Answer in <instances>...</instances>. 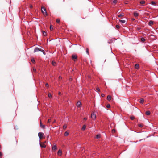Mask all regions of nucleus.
<instances>
[{
  "label": "nucleus",
  "instance_id": "nucleus-1",
  "mask_svg": "<svg viewBox=\"0 0 158 158\" xmlns=\"http://www.w3.org/2000/svg\"><path fill=\"white\" fill-rule=\"evenodd\" d=\"M41 11L44 15L47 16V12L45 8L44 7H41Z\"/></svg>",
  "mask_w": 158,
  "mask_h": 158
},
{
  "label": "nucleus",
  "instance_id": "nucleus-2",
  "mask_svg": "<svg viewBox=\"0 0 158 158\" xmlns=\"http://www.w3.org/2000/svg\"><path fill=\"white\" fill-rule=\"evenodd\" d=\"M38 51H41L43 52V50L41 49H40L39 48L36 47L35 48L34 52H37Z\"/></svg>",
  "mask_w": 158,
  "mask_h": 158
},
{
  "label": "nucleus",
  "instance_id": "nucleus-3",
  "mask_svg": "<svg viewBox=\"0 0 158 158\" xmlns=\"http://www.w3.org/2000/svg\"><path fill=\"white\" fill-rule=\"evenodd\" d=\"M96 114L94 113L91 114V117L92 119L94 120H95L96 118Z\"/></svg>",
  "mask_w": 158,
  "mask_h": 158
},
{
  "label": "nucleus",
  "instance_id": "nucleus-4",
  "mask_svg": "<svg viewBox=\"0 0 158 158\" xmlns=\"http://www.w3.org/2000/svg\"><path fill=\"white\" fill-rule=\"evenodd\" d=\"M43 134L42 132H39L38 133V136L40 139H42L43 136Z\"/></svg>",
  "mask_w": 158,
  "mask_h": 158
},
{
  "label": "nucleus",
  "instance_id": "nucleus-5",
  "mask_svg": "<svg viewBox=\"0 0 158 158\" xmlns=\"http://www.w3.org/2000/svg\"><path fill=\"white\" fill-rule=\"evenodd\" d=\"M40 145L42 148H45L46 147V145L44 143H40Z\"/></svg>",
  "mask_w": 158,
  "mask_h": 158
},
{
  "label": "nucleus",
  "instance_id": "nucleus-6",
  "mask_svg": "<svg viewBox=\"0 0 158 158\" xmlns=\"http://www.w3.org/2000/svg\"><path fill=\"white\" fill-rule=\"evenodd\" d=\"M40 127H41V128H43V129L45 128V125H43L42 124L41 120H40Z\"/></svg>",
  "mask_w": 158,
  "mask_h": 158
},
{
  "label": "nucleus",
  "instance_id": "nucleus-7",
  "mask_svg": "<svg viewBox=\"0 0 158 158\" xmlns=\"http://www.w3.org/2000/svg\"><path fill=\"white\" fill-rule=\"evenodd\" d=\"M77 58V56L76 55H73L72 56V59L73 60L75 61V60Z\"/></svg>",
  "mask_w": 158,
  "mask_h": 158
},
{
  "label": "nucleus",
  "instance_id": "nucleus-8",
  "mask_svg": "<svg viewBox=\"0 0 158 158\" xmlns=\"http://www.w3.org/2000/svg\"><path fill=\"white\" fill-rule=\"evenodd\" d=\"M134 15L135 17H137L139 16V14L137 12H135L134 13Z\"/></svg>",
  "mask_w": 158,
  "mask_h": 158
},
{
  "label": "nucleus",
  "instance_id": "nucleus-9",
  "mask_svg": "<svg viewBox=\"0 0 158 158\" xmlns=\"http://www.w3.org/2000/svg\"><path fill=\"white\" fill-rule=\"evenodd\" d=\"M62 152L61 150H59L57 152V154L59 156H61L62 155Z\"/></svg>",
  "mask_w": 158,
  "mask_h": 158
},
{
  "label": "nucleus",
  "instance_id": "nucleus-10",
  "mask_svg": "<svg viewBox=\"0 0 158 158\" xmlns=\"http://www.w3.org/2000/svg\"><path fill=\"white\" fill-rule=\"evenodd\" d=\"M81 104V102H78L77 103V106L78 107H80Z\"/></svg>",
  "mask_w": 158,
  "mask_h": 158
},
{
  "label": "nucleus",
  "instance_id": "nucleus-11",
  "mask_svg": "<svg viewBox=\"0 0 158 158\" xmlns=\"http://www.w3.org/2000/svg\"><path fill=\"white\" fill-rule=\"evenodd\" d=\"M124 14L123 13H121L119 15H118V17L119 18L121 17L122 16H123Z\"/></svg>",
  "mask_w": 158,
  "mask_h": 158
},
{
  "label": "nucleus",
  "instance_id": "nucleus-12",
  "mask_svg": "<svg viewBox=\"0 0 158 158\" xmlns=\"http://www.w3.org/2000/svg\"><path fill=\"white\" fill-rule=\"evenodd\" d=\"M57 149V147L56 145H54L53 146L52 148V150L55 151Z\"/></svg>",
  "mask_w": 158,
  "mask_h": 158
},
{
  "label": "nucleus",
  "instance_id": "nucleus-13",
  "mask_svg": "<svg viewBox=\"0 0 158 158\" xmlns=\"http://www.w3.org/2000/svg\"><path fill=\"white\" fill-rule=\"evenodd\" d=\"M119 22L122 23H126L125 20H120Z\"/></svg>",
  "mask_w": 158,
  "mask_h": 158
},
{
  "label": "nucleus",
  "instance_id": "nucleus-14",
  "mask_svg": "<svg viewBox=\"0 0 158 158\" xmlns=\"http://www.w3.org/2000/svg\"><path fill=\"white\" fill-rule=\"evenodd\" d=\"M107 98L108 101H110L111 100V96L110 95H108L107 97Z\"/></svg>",
  "mask_w": 158,
  "mask_h": 158
},
{
  "label": "nucleus",
  "instance_id": "nucleus-15",
  "mask_svg": "<svg viewBox=\"0 0 158 158\" xmlns=\"http://www.w3.org/2000/svg\"><path fill=\"white\" fill-rule=\"evenodd\" d=\"M153 22L152 21H150L148 23V25L151 26L153 24Z\"/></svg>",
  "mask_w": 158,
  "mask_h": 158
},
{
  "label": "nucleus",
  "instance_id": "nucleus-16",
  "mask_svg": "<svg viewBox=\"0 0 158 158\" xmlns=\"http://www.w3.org/2000/svg\"><path fill=\"white\" fill-rule=\"evenodd\" d=\"M146 114L147 115H149L150 114V112L149 111H147L146 112Z\"/></svg>",
  "mask_w": 158,
  "mask_h": 158
},
{
  "label": "nucleus",
  "instance_id": "nucleus-17",
  "mask_svg": "<svg viewBox=\"0 0 158 158\" xmlns=\"http://www.w3.org/2000/svg\"><path fill=\"white\" fill-rule=\"evenodd\" d=\"M86 128V126L85 125H84L82 127V130H84Z\"/></svg>",
  "mask_w": 158,
  "mask_h": 158
},
{
  "label": "nucleus",
  "instance_id": "nucleus-18",
  "mask_svg": "<svg viewBox=\"0 0 158 158\" xmlns=\"http://www.w3.org/2000/svg\"><path fill=\"white\" fill-rule=\"evenodd\" d=\"M139 65L138 64H135V68L136 69L139 68Z\"/></svg>",
  "mask_w": 158,
  "mask_h": 158
},
{
  "label": "nucleus",
  "instance_id": "nucleus-19",
  "mask_svg": "<svg viewBox=\"0 0 158 158\" xmlns=\"http://www.w3.org/2000/svg\"><path fill=\"white\" fill-rule=\"evenodd\" d=\"M143 102H144L143 99L142 98L141 99L140 101V102L141 104H143Z\"/></svg>",
  "mask_w": 158,
  "mask_h": 158
},
{
  "label": "nucleus",
  "instance_id": "nucleus-20",
  "mask_svg": "<svg viewBox=\"0 0 158 158\" xmlns=\"http://www.w3.org/2000/svg\"><path fill=\"white\" fill-rule=\"evenodd\" d=\"M101 135L100 134H98L96 136V138L97 139H99L100 138Z\"/></svg>",
  "mask_w": 158,
  "mask_h": 158
},
{
  "label": "nucleus",
  "instance_id": "nucleus-21",
  "mask_svg": "<svg viewBox=\"0 0 158 158\" xmlns=\"http://www.w3.org/2000/svg\"><path fill=\"white\" fill-rule=\"evenodd\" d=\"M156 4V2L154 1H152L151 2V4L152 5H155Z\"/></svg>",
  "mask_w": 158,
  "mask_h": 158
},
{
  "label": "nucleus",
  "instance_id": "nucleus-22",
  "mask_svg": "<svg viewBox=\"0 0 158 158\" xmlns=\"http://www.w3.org/2000/svg\"><path fill=\"white\" fill-rule=\"evenodd\" d=\"M67 127V126L66 125H64L63 126V128L64 129H65Z\"/></svg>",
  "mask_w": 158,
  "mask_h": 158
},
{
  "label": "nucleus",
  "instance_id": "nucleus-23",
  "mask_svg": "<svg viewBox=\"0 0 158 158\" xmlns=\"http://www.w3.org/2000/svg\"><path fill=\"white\" fill-rule=\"evenodd\" d=\"M145 3V2L144 1H140V3L141 4H144Z\"/></svg>",
  "mask_w": 158,
  "mask_h": 158
},
{
  "label": "nucleus",
  "instance_id": "nucleus-24",
  "mask_svg": "<svg viewBox=\"0 0 158 158\" xmlns=\"http://www.w3.org/2000/svg\"><path fill=\"white\" fill-rule=\"evenodd\" d=\"M69 134V133L68 132L66 131L64 133V135L65 136H68V135Z\"/></svg>",
  "mask_w": 158,
  "mask_h": 158
},
{
  "label": "nucleus",
  "instance_id": "nucleus-25",
  "mask_svg": "<svg viewBox=\"0 0 158 158\" xmlns=\"http://www.w3.org/2000/svg\"><path fill=\"white\" fill-rule=\"evenodd\" d=\"M141 41L142 42H144L145 40V39L143 38H142L141 39Z\"/></svg>",
  "mask_w": 158,
  "mask_h": 158
},
{
  "label": "nucleus",
  "instance_id": "nucleus-26",
  "mask_svg": "<svg viewBox=\"0 0 158 158\" xmlns=\"http://www.w3.org/2000/svg\"><path fill=\"white\" fill-rule=\"evenodd\" d=\"M56 62H54V61H52V65H54V66H55V65H56Z\"/></svg>",
  "mask_w": 158,
  "mask_h": 158
},
{
  "label": "nucleus",
  "instance_id": "nucleus-27",
  "mask_svg": "<svg viewBox=\"0 0 158 158\" xmlns=\"http://www.w3.org/2000/svg\"><path fill=\"white\" fill-rule=\"evenodd\" d=\"M48 96L49 98H52V95L50 93H49L48 94Z\"/></svg>",
  "mask_w": 158,
  "mask_h": 158
},
{
  "label": "nucleus",
  "instance_id": "nucleus-28",
  "mask_svg": "<svg viewBox=\"0 0 158 158\" xmlns=\"http://www.w3.org/2000/svg\"><path fill=\"white\" fill-rule=\"evenodd\" d=\"M31 62L33 63H35V60H34V59H31Z\"/></svg>",
  "mask_w": 158,
  "mask_h": 158
},
{
  "label": "nucleus",
  "instance_id": "nucleus-29",
  "mask_svg": "<svg viewBox=\"0 0 158 158\" xmlns=\"http://www.w3.org/2000/svg\"><path fill=\"white\" fill-rule=\"evenodd\" d=\"M134 118L135 117L134 116H131L130 117V119L132 120H134Z\"/></svg>",
  "mask_w": 158,
  "mask_h": 158
},
{
  "label": "nucleus",
  "instance_id": "nucleus-30",
  "mask_svg": "<svg viewBox=\"0 0 158 158\" xmlns=\"http://www.w3.org/2000/svg\"><path fill=\"white\" fill-rule=\"evenodd\" d=\"M106 107L108 108H109L110 107V104H108L106 106Z\"/></svg>",
  "mask_w": 158,
  "mask_h": 158
},
{
  "label": "nucleus",
  "instance_id": "nucleus-31",
  "mask_svg": "<svg viewBox=\"0 0 158 158\" xmlns=\"http://www.w3.org/2000/svg\"><path fill=\"white\" fill-rule=\"evenodd\" d=\"M116 28L117 29H119L120 28V26L118 25H116Z\"/></svg>",
  "mask_w": 158,
  "mask_h": 158
},
{
  "label": "nucleus",
  "instance_id": "nucleus-32",
  "mask_svg": "<svg viewBox=\"0 0 158 158\" xmlns=\"http://www.w3.org/2000/svg\"><path fill=\"white\" fill-rule=\"evenodd\" d=\"M117 0H114L113 2L114 3H117Z\"/></svg>",
  "mask_w": 158,
  "mask_h": 158
},
{
  "label": "nucleus",
  "instance_id": "nucleus-33",
  "mask_svg": "<svg viewBox=\"0 0 158 158\" xmlns=\"http://www.w3.org/2000/svg\"><path fill=\"white\" fill-rule=\"evenodd\" d=\"M50 29L51 30H53V27L52 25H51L50 26Z\"/></svg>",
  "mask_w": 158,
  "mask_h": 158
},
{
  "label": "nucleus",
  "instance_id": "nucleus-34",
  "mask_svg": "<svg viewBox=\"0 0 158 158\" xmlns=\"http://www.w3.org/2000/svg\"><path fill=\"white\" fill-rule=\"evenodd\" d=\"M56 21L57 23H59L60 22V20L59 19H56Z\"/></svg>",
  "mask_w": 158,
  "mask_h": 158
},
{
  "label": "nucleus",
  "instance_id": "nucleus-35",
  "mask_svg": "<svg viewBox=\"0 0 158 158\" xmlns=\"http://www.w3.org/2000/svg\"><path fill=\"white\" fill-rule=\"evenodd\" d=\"M43 33L44 36L46 35V33L44 31H43Z\"/></svg>",
  "mask_w": 158,
  "mask_h": 158
},
{
  "label": "nucleus",
  "instance_id": "nucleus-36",
  "mask_svg": "<svg viewBox=\"0 0 158 158\" xmlns=\"http://www.w3.org/2000/svg\"><path fill=\"white\" fill-rule=\"evenodd\" d=\"M139 126L140 127H143V125L142 124H139Z\"/></svg>",
  "mask_w": 158,
  "mask_h": 158
},
{
  "label": "nucleus",
  "instance_id": "nucleus-37",
  "mask_svg": "<svg viewBox=\"0 0 158 158\" xmlns=\"http://www.w3.org/2000/svg\"><path fill=\"white\" fill-rule=\"evenodd\" d=\"M96 89H97V91H99V92L100 91V90L98 88H97Z\"/></svg>",
  "mask_w": 158,
  "mask_h": 158
},
{
  "label": "nucleus",
  "instance_id": "nucleus-38",
  "mask_svg": "<svg viewBox=\"0 0 158 158\" xmlns=\"http://www.w3.org/2000/svg\"><path fill=\"white\" fill-rule=\"evenodd\" d=\"M51 119H48V123H50V122H51Z\"/></svg>",
  "mask_w": 158,
  "mask_h": 158
},
{
  "label": "nucleus",
  "instance_id": "nucleus-39",
  "mask_svg": "<svg viewBox=\"0 0 158 158\" xmlns=\"http://www.w3.org/2000/svg\"><path fill=\"white\" fill-rule=\"evenodd\" d=\"M112 131L113 132H115V129H113L112 130Z\"/></svg>",
  "mask_w": 158,
  "mask_h": 158
},
{
  "label": "nucleus",
  "instance_id": "nucleus-40",
  "mask_svg": "<svg viewBox=\"0 0 158 158\" xmlns=\"http://www.w3.org/2000/svg\"><path fill=\"white\" fill-rule=\"evenodd\" d=\"M86 52L88 54H89V51L88 49H87Z\"/></svg>",
  "mask_w": 158,
  "mask_h": 158
},
{
  "label": "nucleus",
  "instance_id": "nucleus-41",
  "mask_svg": "<svg viewBox=\"0 0 158 158\" xmlns=\"http://www.w3.org/2000/svg\"><path fill=\"white\" fill-rule=\"evenodd\" d=\"M30 8H32V7H33L32 5H30Z\"/></svg>",
  "mask_w": 158,
  "mask_h": 158
},
{
  "label": "nucleus",
  "instance_id": "nucleus-42",
  "mask_svg": "<svg viewBox=\"0 0 158 158\" xmlns=\"http://www.w3.org/2000/svg\"><path fill=\"white\" fill-rule=\"evenodd\" d=\"M46 86V87H48V83H46L45 85Z\"/></svg>",
  "mask_w": 158,
  "mask_h": 158
},
{
  "label": "nucleus",
  "instance_id": "nucleus-43",
  "mask_svg": "<svg viewBox=\"0 0 158 158\" xmlns=\"http://www.w3.org/2000/svg\"><path fill=\"white\" fill-rule=\"evenodd\" d=\"M104 96H105L104 94H101V96H102V97H104Z\"/></svg>",
  "mask_w": 158,
  "mask_h": 158
},
{
  "label": "nucleus",
  "instance_id": "nucleus-44",
  "mask_svg": "<svg viewBox=\"0 0 158 158\" xmlns=\"http://www.w3.org/2000/svg\"><path fill=\"white\" fill-rule=\"evenodd\" d=\"M33 71L34 72H35L36 71V70L35 69H34Z\"/></svg>",
  "mask_w": 158,
  "mask_h": 158
},
{
  "label": "nucleus",
  "instance_id": "nucleus-45",
  "mask_svg": "<svg viewBox=\"0 0 158 158\" xmlns=\"http://www.w3.org/2000/svg\"><path fill=\"white\" fill-rule=\"evenodd\" d=\"M84 120L85 121V120H87V118H84Z\"/></svg>",
  "mask_w": 158,
  "mask_h": 158
},
{
  "label": "nucleus",
  "instance_id": "nucleus-46",
  "mask_svg": "<svg viewBox=\"0 0 158 158\" xmlns=\"http://www.w3.org/2000/svg\"><path fill=\"white\" fill-rule=\"evenodd\" d=\"M62 79V77H61V76H60V77H59V79Z\"/></svg>",
  "mask_w": 158,
  "mask_h": 158
},
{
  "label": "nucleus",
  "instance_id": "nucleus-47",
  "mask_svg": "<svg viewBox=\"0 0 158 158\" xmlns=\"http://www.w3.org/2000/svg\"><path fill=\"white\" fill-rule=\"evenodd\" d=\"M42 52L44 54V55H45V54L44 52V51L43 50V52Z\"/></svg>",
  "mask_w": 158,
  "mask_h": 158
},
{
  "label": "nucleus",
  "instance_id": "nucleus-48",
  "mask_svg": "<svg viewBox=\"0 0 158 158\" xmlns=\"http://www.w3.org/2000/svg\"><path fill=\"white\" fill-rule=\"evenodd\" d=\"M2 154L1 152H0V157L2 155Z\"/></svg>",
  "mask_w": 158,
  "mask_h": 158
},
{
  "label": "nucleus",
  "instance_id": "nucleus-49",
  "mask_svg": "<svg viewBox=\"0 0 158 158\" xmlns=\"http://www.w3.org/2000/svg\"><path fill=\"white\" fill-rule=\"evenodd\" d=\"M46 143V141H45L43 143H44L45 144V143Z\"/></svg>",
  "mask_w": 158,
  "mask_h": 158
},
{
  "label": "nucleus",
  "instance_id": "nucleus-50",
  "mask_svg": "<svg viewBox=\"0 0 158 158\" xmlns=\"http://www.w3.org/2000/svg\"><path fill=\"white\" fill-rule=\"evenodd\" d=\"M60 94V93H59V94Z\"/></svg>",
  "mask_w": 158,
  "mask_h": 158
}]
</instances>
